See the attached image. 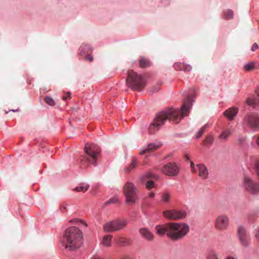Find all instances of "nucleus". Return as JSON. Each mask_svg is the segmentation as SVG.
<instances>
[{
	"label": "nucleus",
	"mask_w": 259,
	"mask_h": 259,
	"mask_svg": "<svg viewBox=\"0 0 259 259\" xmlns=\"http://www.w3.org/2000/svg\"><path fill=\"white\" fill-rule=\"evenodd\" d=\"M193 98V95H189L184 101L181 110L171 108L161 111L157 114L153 123L149 126V134H154L155 132L158 131L164 124L167 120L178 123L183 117L187 116L189 114L190 108L192 105Z\"/></svg>",
	"instance_id": "f257e3e1"
},
{
	"label": "nucleus",
	"mask_w": 259,
	"mask_h": 259,
	"mask_svg": "<svg viewBox=\"0 0 259 259\" xmlns=\"http://www.w3.org/2000/svg\"><path fill=\"white\" fill-rule=\"evenodd\" d=\"M155 230L158 235L166 234L172 240L178 241L188 234L190 228L188 224L184 223L171 222L156 226Z\"/></svg>",
	"instance_id": "f03ea898"
},
{
	"label": "nucleus",
	"mask_w": 259,
	"mask_h": 259,
	"mask_svg": "<svg viewBox=\"0 0 259 259\" xmlns=\"http://www.w3.org/2000/svg\"><path fill=\"white\" fill-rule=\"evenodd\" d=\"M82 241V233L78 228L72 227L65 230L62 243L66 249L76 250L80 247Z\"/></svg>",
	"instance_id": "7ed1b4c3"
},
{
	"label": "nucleus",
	"mask_w": 259,
	"mask_h": 259,
	"mask_svg": "<svg viewBox=\"0 0 259 259\" xmlns=\"http://www.w3.org/2000/svg\"><path fill=\"white\" fill-rule=\"evenodd\" d=\"M126 83L128 87L135 91H141L146 85L145 81L141 75L133 70L127 72V77Z\"/></svg>",
	"instance_id": "20e7f679"
},
{
	"label": "nucleus",
	"mask_w": 259,
	"mask_h": 259,
	"mask_svg": "<svg viewBox=\"0 0 259 259\" xmlns=\"http://www.w3.org/2000/svg\"><path fill=\"white\" fill-rule=\"evenodd\" d=\"M127 223L125 219H117L105 223L103 226V230L106 232H118L124 229Z\"/></svg>",
	"instance_id": "39448f33"
},
{
	"label": "nucleus",
	"mask_w": 259,
	"mask_h": 259,
	"mask_svg": "<svg viewBox=\"0 0 259 259\" xmlns=\"http://www.w3.org/2000/svg\"><path fill=\"white\" fill-rule=\"evenodd\" d=\"M84 149L85 155L83 158H85L90 163L95 164L100 152L99 148L94 144H87Z\"/></svg>",
	"instance_id": "423d86ee"
},
{
	"label": "nucleus",
	"mask_w": 259,
	"mask_h": 259,
	"mask_svg": "<svg viewBox=\"0 0 259 259\" xmlns=\"http://www.w3.org/2000/svg\"><path fill=\"white\" fill-rule=\"evenodd\" d=\"M243 187L250 194H255L259 192V183L254 182L247 172H244Z\"/></svg>",
	"instance_id": "0eeeda50"
},
{
	"label": "nucleus",
	"mask_w": 259,
	"mask_h": 259,
	"mask_svg": "<svg viewBox=\"0 0 259 259\" xmlns=\"http://www.w3.org/2000/svg\"><path fill=\"white\" fill-rule=\"evenodd\" d=\"M123 192L126 198V202L128 204H134L136 198L137 189L134 184L127 182L123 187Z\"/></svg>",
	"instance_id": "6e6552de"
},
{
	"label": "nucleus",
	"mask_w": 259,
	"mask_h": 259,
	"mask_svg": "<svg viewBox=\"0 0 259 259\" xmlns=\"http://www.w3.org/2000/svg\"><path fill=\"white\" fill-rule=\"evenodd\" d=\"M230 224L229 217L224 214L218 215L215 220V228L219 231H225L228 229Z\"/></svg>",
	"instance_id": "1a4fd4ad"
},
{
	"label": "nucleus",
	"mask_w": 259,
	"mask_h": 259,
	"mask_svg": "<svg viewBox=\"0 0 259 259\" xmlns=\"http://www.w3.org/2000/svg\"><path fill=\"white\" fill-rule=\"evenodd\" d=\"M237 236L240 243L243 247H247L250 243V238L245 228L239 226L237 229Z\"/></svg>",
	"instance_id": "9d476101"
},
{
	"label": "nucleus",
	"mask_w": 259,
	"mask_h": 259,
	"mask_svg": "<svg viewBox=\"0 0 259 259\" xmlns=\"http://www.w3.org/2000/svg\"><path fill=\"white\" fill-rule=\"evenodd\" d=\"M163 215L164 218L169 220H178L185 218L186 213L183 210L170 209L164 211Z\"/></svg>",
	"instance_id": "9b49d317"
},
{
	"label": "nucleus",
	"mask_w": 259,
	"mask_h": 259,
	"mask_svg": "<svg viewBox=\"0 0 259 259\" xmlns=\"http://www.w3.org/2000/svg\"><path fill=\"white\" fill-rule=\"evenodd\" d=\"M244 121L250 127L259 130V114L255 113H250L245 117Z\"/></svg>",
	"instance_id": "f8f14e48"
},
{
	"label": "nucleus",
	"mask_w": 259,
	"mask_h": 259,
	"mask_svg": "<svg viewBox=\"0 0 259 259\" xmlns=\"http://www.w3.org/2000/svg\"><path fill=\"white\" fill-rule=\"evenodd\" d=\"M162 171L167 176H176L179 173V168L175 163H168L163 166Z\"/></svg>",
	"instance_id": "ddd939ff"
},
{
	"label": "nucleus",
	"mask_w": 259,
	"mask_h": 259,
	"mask_svg": "<svg viewBox=\"0 0 259 259\" xmlns=\"http://www.w3.org/2000/svg\"><path fill=\"white\" fill-rule=\"evenodd\" d=\"M139 233L142 238L148 241H152L154 239V234L146 228H141Z\"/></svg>",
	"instance_id": "4468645a"
},
{
	"label": "nucleus",
	"mask_w": 259,
	"mask_h": 259,
	"mask_svg": "<svg viewBox=\"0 0 259 259\" xmlns=\"http://www.w3.org/2000/svg\"><path fill=\"white\" fill-rule=\"evenodd\" d=\"M197 172L198 176L203 179H206L208 177V171L207 167L203 164H197Z\"/></svg>",
	"instance_id": "2eb2a0df"
},
{
	"label": "nucleus",
	"mask_w": 259,
	"mask_h": 259,
	"mask_svg": "<svg viewBox=\"0 0 259 259\" xmlns=\"http://www.w3.org/2000/svg\"><path fill=\"white\" fill-rule=\"evenodd\" d=\"M238 109L237 108H230L226 110L224 114L230 120H232L234 117L236 116L238 113Z\"/></svg>",
	"instance_id": "dca6fc26"
},
{
	"label": "nucleus",
	"mask_w": 259,
	"mask_h": 259,
	"mask_svg": "<svg viewBox=\"0 0 259 259\" xmlns=\"http://www.w3.org/2000/svg\"><path fill=\"white\" fill-rule=\"evenodd\" d=\"M174 68L177 70H183L184 71H189L191 69L190 65L184 63H176L174 65Z\"/></svg>",
	"instance_id": "f3484780"
},
{
	"label": "nucleus",
	"mask_w": 259,
	"mask_h": 259,
	"mask_svg": "<svg viewBox=\"0 0 259 259\" xmlns=\"http://www.w3.org/2000/svg\"><path fill=\"white\" fill-rule=\"evenodd\" d=\"M112 235H107L103 237L101 244L106 247H110L111 246V240L112 239Z\"/></svg>",
	"instance_id": "a211bd4d"
},
{
	"label": "nucleus",
	"mask_w": 259,
	"mask_h": 259,
	"mask_svg": "<svg viewBox=\"0 0 259 259\" xmlns=\"http://www.w3.org/2000/svg\"><path fill=\"white\" fill-rule=\"evenodd\" d=\"M161 146V145H155L153 144H149L148 145L147 148L140 152V154L143 155L149 152H150L152 150H156Z\"/></svg>",
	"instance_id": "6ab92c4d"
},
{
	"label": "nucleus",
	"mask_w": 259,
	"mask_h": 259,
	"mask_svg": "<svg viewBox=\"0 0 259 259\" xmlns=\"http://www.w3.org/2000/svg\"><path fill=\"white\" fill-rule=\"evenodd\" d=\"M232 132V130L231 128H228L225 129L222 133V134L220 135L219 138L220 139L223 140L224 141L227 140L228 137L231 134Z\"/></svg>",
	"instance_id": "aec40b11"
},
{
	"label": "nucleus",
	"mask_w": 259,
	"mask_h": 259,
	"mask_svg": "<svg viewBox=\"0 0 259 259\" xmlns=\"http://www.w3.org/2000/svg\"><path fill=\"white\" fill-rule=\"evenodd\" d=\"M116 242L121 246H127L130 244V240L124 237H119L117 239Z\"/></svg>",
	"instance_id": "412c9836"
},
{
	"label": "nucleus",
	"mask_w": 259,
	"mask_h": 259,
	"mask_svg": "<svg viewBox=\"0 0 259 259\" xmlns=\"http://www.w3.org/2000/svg\"><path fill=\"white\" fill-rule=\"evenodd\" d=\"M246 103L253 107L259 106V98H248L246 100Z\"/></svg>",
	"instance_id": "4be33fe9"
},
{
	"label": "nucleus",
	"mask_w": 259,
	"mask_h": 259,
	"mask_svg": "<svg viewBox=\"0 0 259 259\" xmlns=\"http://www.w3.org/2000/svg\"><path fill=\"white\" fill-rule=\"evenodd\" d=\"M139 65L141 68H146L150 66V61L146 58H142L139 60Z\"/></svg>",
	"instance_id": "5701e85b"
},
{
	"label": "nucleus",
	"mask_w": 259,
	"mask_h": 259,
	"mask_svg": "<svg viewBox=\"0 0 259 259\" xmlns=\"http://www.w3.org/2000/svg\"><path fill=\"white\" fill-rule=\"evenodd\" d=\"M148 179L156 180L158 179V176L157 175L152 174L151 172H148L146 173L145 175V176L142 178L143 181Z\"/></svg>",
	"instance_id": "b1692460"
},
{
	"label": "nucleus",
	"mask_w": 259,
	"mask_h": 259,
	"mask_svg": "<svg viewBox=\"0 0 259 259\" xmlns=\"http://www.w3.org/2000/svg\"><path fill=\"white\" fill-rule=\"evenodd\" d=\"M170 195L167 192H164L161 194V199L162 201L165 203H167L170 200Z\"/></svg>",
	"instance_id": "393cba45"
},
{
	"label": "nucleus",
	"mask_w": 259,
	"mask_h": 259,
	"mask_svg": "<svg viewBox=\"0 0 259 259\" xmlns=\"http://www.w3.org/2000/svg\"><path fill=\"white\" fill-rule=\"evenodd\" d=\"M137 163V162L136 159L133 158L131 165L128 167H125L124 168V171L126 172H129L133 168L136 167Z\"/></svg>",
	"instance_id": "a878e982"
},
{
	"label": "nucleus",
	"mask_w": 259,
	"mask_h": 259,
	"mask_svg": "<svg viewBox=\"0 0 259 259\" xmlns=\"http://www.w3.org/2000/svg\"><path fill=\"white\" fill-rule=\"evenodd\" d=\"M255 64V62H248L244 66V68L245 70L246 71H249L253 70L254 68Z\"/></svg>",
	"instance_id": "bb28decb"
},
{
	"label": "nucleus",
	"mask_w": 259,
	"mask_h": 259,
	"mask_svg": "<svg viewBox=\"0 0 259 259\" xmlns=\"http://www.w3.org/2000/svg\"><path fill=\"white\" fill-rule=\"evenodd\" d=\"M89 188V185H85L84 186H79L76 187L73 190L76 192H86Z\"/></svg>",
	"instance_id": "cd10ccee"
},
{
	"label": "nucleus",
	"mask_w": 259,
	"mask_h": 259,
	"mask_svg": "<svg viewBox=\"0 0 259 259\" xmlns=\"http://www.w3.org/2000/svg\"><path fill=\"white\" fill-rule=\"evenodd\" d=\"M206 259H218V255L215 252L210 251L208 253Z\"/></svg>",
	"instance_id": "c85d7f7f"
},
{
	"label": "nucleus",
	"mask_w": 259,
	"mask_h": 259,
	"mask_svg": "<svg viewBox=\"0 0 259 259\" xmlns=\"http://www.w3.org/2000/svg\"><path fill=\"white\" fill-rule=\"evenodd\" d=\"M45 102L49 105L54 106L55 105V102L50 97H46L44 99Z\"/></svg>",
	"instance_id": "c756f323"
},
{
	"label": "nucleus",
	"mask_w": 259,
	"mask_h": 259,
	"mask_svg": "<svg viewBox=\"0 0 259 259\" xmlns=\"http://www.w3.org/2000/svg\"><path fill=\"white\" fill-rule=\"evenodd\" d=\"M233 12L231 10H227L225 12V16L227 19H232L233 17Z\"/></svg>",
	"instance_id": "7c9ffc66"
},
{
	"label": "nucleus",
	"mask_w": 259,
	"mask_h": 259,
	"mask_svg": "<svg viewBox=\"0 0 259 259\" xmlns=\"http://www.w3.org/2000/svg\"><path fill=\"white\" fill-rule=\"evenodd\" d=\"M207 127V125L206 124V125H204V126H203L200 128V130L196 134V139L199 138L203 135L204 131H205V130L206 128Z\"/></svg>",
	"instance_id": "2f4dec72"
},
{
	"label": "nucleus",
	"mask_w": 259,
	"mask_h": 259,
	"mask_svg": "<svg viewBox=\"0 0 259 259\" xmlns=\"http://www.w3.org/2000/svg\"><path fill=\"white\" fill-rule=\"evenodd\" d=\"M214 138L211 135L207 136L204 140V143L206 144H211L213 143Z\"/></svg>",
	"instance_id": "473e14b6"
},
{
	"label": "nucleus",
	"mask_w": 259,
	"mask_h": 259,
	"mask_svg": "<svg viewBox=\"0 0 259 259\" xmlns=\"http://www.w3.org/2000/svg\"><path fill=\"white\" fill-rule=\"evenodd\" d=\"M146 187L148 189H151L155 187V184L152 180L147 181L146 183Z\"/></svg>",
	"instance_id": "72a5a7b5"
},
{
	"label": "nucleus",
	"mask_w": 259,
	"mask_h": 259,
	"mask_svg": "<svg viewBox=\"0 0 259 259\" xmlns=\"http://www.w3.org/2000/svg\"><path fill=\"white\" fill-rule=\"evenodd\" d=\"M119 203V200H118V198L117 197H114L112 198H111L108 201H106L105 202V204L107 205L111 203Z\"/></svg>",
	"instance_id": "f704fd0d"
},
{
	"label": "nucleus",
	"mask_w": 259,
	"mask_h": 259,
	"mask_svg": "<svg viewBox=\"0 0 259 259\" xmlns=\"http://www.w3.org/2000/svg\"><path fill=\"white\" fill-rule=\"evenodd\" d=\"M253 169L256 173L259 176V161H255L254 163Z\"/></svg>",
	"instance_id": "c9c22d12"
},
{
	"label": "nucleus",
	"mask_w": 259,
	"mask_h": 259,
	"mask_svg": "<svg viewBox=\"0 0 259 259\" xmlns=\"http://www.w3.org/2000/svg\"><path fill=\"white\" fill-rule=\"evenodd\" d=\"M119 259H133V258L128 254H123L119 256Z\"/></svg>",
	"instance_id": "e433bc0d"
},
{
	"label": "nucleus",
	"mask_w": 259,
	"mask_h": 259,
	"mask_svg": "<svg viewBox=\"0 0 259 259\" xmlns=\"http://www.w3.org/2000/svg\"><path fill=\"white\" fill-rule=\"evenodd\" d=\"M246 138L244 137H239L238 139V142L240 144H242L245 141Z\"/></svg>",
	"instance_id": "4c0bfd02"
},
{
	"label": "nucleus",
	"mask_w": 259,
	"mask_h": 259,
	"mask_svg": "<svg viewBox=\"0 0 259 259\" xmlns=\"http://www.w3.org/2000/svg\"><path fill=\"white\" fill-rule=\"evenodd\" d=\"M190 166H191V167L192 168V170L193 172H197V170H196V169H197V165L195 167L194 163L192 161L191 162Z\"/></svg>",
	"instance_id": "58836bf2"
},
{
	"label": "nucleus",
	"mask_w": 259,
	"mask_h": 259,
	"mask_svg": "<svg viewBox=\"0 0 259 259\" xmlns=\"http://www.w3.org/2000/svg\"><path fill=\"white\" fill-rule=\"evenodd\" d=\"M71 98V93L70 92H68L65 95L63 96V99L64 100H67Z\"/></svg>",
	"instance_id": "ea45409f"
},
{
	"label": "nucleus",
	"mask_w": 259,
	"mask_h": 259,
	"mask_svg": "<svg viewBox=\"0 0 259 259\" xmlns=\"http://www.w3.org/2000/svg\"><path fill=\"white\" fill-rule=\"evenodd\" d=\"M258 47L257 44L254 43L251 47V51L254 52L258 49Z\"/></svg>",
	"instance_id": "a19ab883"
},
{
	"label": "nucleus",
	"mask_w": 259,
	"mask_h": 259,
	"mask_svg": "<svg viewBox=\"0 0 259 259\" xmlns=\"http://www.w3.org/2000/svg\"><path fill=\"white\" fill-rule=\"evenodd\" d=\"M85 59L87 60H89L90 62H91L93 60V58L91 55H88L85 56Z\"/></svg>",
	"instance_id": "79ce46f5"
},
{
	"label": "nucleus",
	"mask_w": 259,
	"mask_h": 259,
	"mask_svg": "<svg viewBox=\"0 0 259 259\" xmlns=\"http://www.w3.org/2000/svg\"><path fill=\"white\" fill-rule=\"evenodd\" d=\"M255 238L259 242V229L256 231V233L255 235Z\"/></svg>",
	"instance_id": "37998d69"
},
{
	"label": "nucleus",
	"mask_w": 259,
	"mask_h": 259,
	"mask_svg": "<svg viewBox=\"0 0 259 259\" xmlns=\"http://www.w3.org/2000/svg\"><path fill=\"white\" fill-rule=\"evenodd\" d=\"M91 259H102L99 255H94Z\"/></svg>",
	"instance_id": "c03bdc74"
},
{
	"label": "nucleus",
	"mask_w": 259,
	"mask_h": 259,
	"mask_svg": "<svg viewBox=\"0 0 259 259\" xmlns=\"http://www.w3.org/2000/svg\"><path fill=\"white\" fill-rule=\"evenodd\" d=\"M66 208V207L64 205V204H63V205L61 206V211H62V212H63L65 211Z\"/></svg>",
	"instance_id": "a18cd8bd"
},
{
	"label": "nucleus",
	"mask_w": 259,
	"mask_h": 259,
	"mask_svg": "<svg viewBox=\"0 0 259 259\" xmlns=\"http://www.w3.org/2000/svg\"><path fill=\"white\" fill-rule=\"evenodd\" d=\"M87 46H81L80 49H79V50L80 51V53H82V51L84 49V48L86 47Z\"/></svg>",
	"instance_id": "49530a36"
},
{
	"label": "nucleus",
	"mask_w": 259,
	"mask_h": 259,
	"mask_svg": "<svg viewBox=\"0 0 259 259\" xmlns=\"http://www.w3.org/2000/svg\"><path fill=\"white\" fill-rule=\"evenodd\" d=\"M255 93L259 97V88L255 90Z\"/></svg>",
	"instance_id": "de8ad7c7"
},
{
	"label": "nucleus",
	"mask_w": 259,
	"mask_h": 259,
	"mask_svg": "<svg viewBox=\"0 0 259 259\" xmlns=\"http://www.w3.org/2000/svg\"><path fill=\"white\" fill-rule=\"evenodd\" d=\"M155 195V194L153 192H151L149 195V196L151 198H153Z\"/></svg>",
	"instance_id": "09e8293b"
},
{
	"label": "nucleus",
	"mask_w": 259,
	"mask_h": 259,
	"mask_svg": "<svg viewBox=\"0 0 259 259\" xmlns=\"http://www.w3.org/2000/svg\"><path fill=\"white\" fill-rule=\"evenodd\" d=\"M154 92H158L159 91V88L158 87H154Z\"/></svg>",
	"instance_id": "8fccbe9b"
},
{
	"label": "nucleus",
	"mask_w": 259,
	"mask_h": 259,
	"mask_svg": "<svg viewBox=\"0 0 259 259\" xmlns=\"http://www.w3.org/2000/svg\"><path fill=\"white\" fill-rule=\"evenodd\" d=\"M256 143L259 146V136L257 137L256 140Z\"/></svg>",
	"instance_id": "3c124183"
},
{
	"label": "nucleus",
	"mask_w": 259,
	"mask_h": 259,
	"mask_svg": "<svg viewBox=\"0 0 259 259\" xmlns=\"http://www.w3.org/2000/svg\"><path fill=\"white\" fill-rule=\"evenodd\" d=\"M226 259H235V258L232 256H229L227 258H226Z\"/></svg>",
	"instance_id": "603ef678"
},
{
	"label": "nucleus",
	"mask_w": 259,
	"mask_h": 259,
	"mask_svg": "<svg viewBox=\"0 0 259 259\" xmlns=\"http://www.w3.org/2000/svg\"><path fill=\"white\" fill-rule=\"evenodd\" d=\"M185 157L186 158H187V159L189 160V157H188V156L187 155H185Z\"/></svg>",
	"instance_id": "864d4df0"
},
{
	"label": "nucleus",
	"mask_w": 259,
	"mask_h": 259,
	"mask_svg": "<svg viewBox=\"0 0 259 259\" xmlns=\"http://www.w3.org/2000/svg\"><path fill=\"white\" fill-rule=\"evenodd\" d=\"M83 224L85 225V226H87V224L85 223H83Z\"/></svg>",
	"instance_id": "5fc2aeb1"
}]
</instances>
